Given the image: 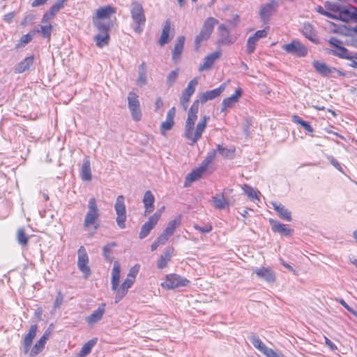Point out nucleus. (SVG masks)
I'll use <instances>...</instances> for the list:
<instances>
[{"instance_id": "obj_1", "label": "nucleus", "mask_w": 357, "mask_h": 357, "mask_svg": "<svg viewBox=\"0 0 357 357\" xmlns=\"http://www.w3.org/2000/svg\"><path fill=\"white\" fill-rule=\"evenodd\" d=\"M225 90V86L221 85L220 87L207 91L200 94L199 99L196 100L192 104L188 110V118L185 121L184 129V137L191 141V144L196 143L202 135L203 132L206 128L207 121L209 116H204L202 120L197 124L195 130V123L197 119V113L199 109V103H205L208 100H213L218 97Z\"/></svg>"}, {"instance_id": "obj_2", "label": "nucleus", "mask_w": 357, "mask_h": 357, "mask_svg": "<svg viewBox=\"0 0 357 357\" xmlns=\"http://www.w3.org/2000/svg\"><path fill=\"white\" fill-rule=\"evenodd\" d=\"M116 13L115 8L111 6H105L98 8L93 17V24L96 28L105 29L112 27L113 24L111 15Z\"/></svg>"}, {"instance_id": "obj_3", "label": "nucleus", "mask_w": 357, "mask_h": 357, "mask_svg": "<svg viewBox=\"0 0 357 357\" xmlns=\"http://www.w3.org/2000/svg\"><path fill=\"white\" fill-rule=\"evenodd\" d=\"M131 17L135 24L134 30L136 33L142 31V26L145 24L146 17L142 5L138 1H133L130 4Z\"/></svg>"}, {"instance_id": "obj_4", "label": "nucleus", "mask_w": 357, "mask_h": 357, "mask_svg": "<svg viewBox=\"0 0 357 357\" xmlns=\"http://www.w3.org/2000/svg\"><path fill=\"white\" fill-rule=\"evenodd\" d=\"M218 23V21L213 17H208L206 20L199 35H197L195 39L196 50H199L202 42L207 40L210 38L213 33L214 26Z\"/></svg>"}, {"instance_id": "obj_5", "label": "nucleus", "mask_w": 357, "mask_h": 357, "mask_svg": "<svg viewBox=\"0 0 357 357\" xmlns=\"http://www.w3.org/2000/svg\"><path fill=\"white\" fill-rule=\"evenodd\" d=\"M128 106L130 112L132 119L135 121H139L142 119V113L140 109L139 96L131 91L128 95Z\"/></svg>"}, {"instance_id": "obj_6", "label": "nucleus", "mask_w": 357, "mask_h": 357, "mask_svg": "<svg viewBox=\"0 0 357 357\" xmlns=\"http://www.w3.org/2000/svg\"><path fill=\"white\" fill-rule=\"evenodd\" d=\"M189 282L188 280L177 274H170L167 275L165 281L161 283V286L166 289H174L186 287Z\"/></svg>"}, {"instance_id": "obj_7", "label": "nucleus", "mask_w": 357, "mask_h": 357, "mask_svg": "<svg viewBox=\"0 0 357 357\" xmlns=\"http://www.w3.org/2000/svg\"><path fill=\"white\" fill-rule=\"evenodd\" d=\"M99 217V209L95 198H90L88 202V211L86 214L84 226L89 227L95 224Z\"/></svg>"}, {"instance_id": "obj_8", "label": "nucleus", "mask_w": 357, "mask_h": 357, "mask_svg": "<svg viewBox=\"0 0 357 357\" xmlns=\"http://www.w3.org/2000/svg\"><path fill=\"white\" fill-rule=\"evenodd\" d=\"M114 209L116 213V223L120 228L124 229L126 227L125 222L127 216L124 197L123 195L117 197L114 204Z\"/></svg>"}, {"instance_id": "obj_9", "label": "nucleus", "mask_w": 357, "mask_h": 357, "mask_svg": "<svg viewBox=\"0 0 357 357\" xmlns=\"http://www.w3.org/2000/svg\"><path fill=\"white\" fill-rule=\"evenodd\" d=\"M198 84V78L195 77L188 83L187 87L183 91L180 98L181 105L184 110L188 108L190 97L195 91V88Z\"/></svg>"}, {"instance_id": "obj_10", "label": "nucleus", "mask_w": 357, "mask_h": 357, "mask_svg": "<svg viewBox=\"0 0 357 357\" xmlns=\"http://www.w3.org/2000/svg\"><path fill=\"white\" fill-rule=\"evenodd\" d=\"M78 254V261L77 266L80 271L84 274V276L86 278L91 275V270L89 264V257L85 248L81 246L77 252Z\"/></svg>"}, {"instance_id": "obj_11", "label": "nucleus", "mask_w": 357, "mask_h": 357, "mask_svg": "<svg viewBox=\"0 0 357 357\" xmlns=\"http://www.w3.org/2000/svg\"><path fill=\"white\" fill-rule=\"evenodd\" d=\"M312 66L314 68L315 70L322 76L328 77L329 75H333V74L336 73L339 76H344V74L342 73L339 70L336 69L333 67H329L326 63L323 62H320L319 61H314L312 62Z\"/></svg>"}, {"instance_id": "obj_12", "label": "nucleus", "mask_w": 357, "mask_h": 357, "mask_svg": "<svg viewBox=\"0 0 357 357\" xmlns=\"http://www.w3.org/2000/svg\"><path fill=\"white\" fill-rule=\"evenodd\" d=\"M335 16L336 18H333V20H339L346 22L353 20L357 22V8L355 6L347 8L342 6L340 13L335 14Z\"/></svg>"}, {"instance_id": "obj_13", "label": "nucleus", "mask_w": 357, "mask_h": 357, "mask_svg": "<svg viewBox=\"0 0 357 357\" xmlns=\"http://www.w3.org/2000/svg\"><path fill=\"white\" fill-rule=\"evenodd\" d=\"M282 49L289 54L297 56H304L307 54V48L298 40H293L291 43L285 44Z\"/></svg>"}, {"instance_id": "obj_14", "label": "nucleus", "mask_w": 357, "mask_h": 357, "mask_svg": "<svg viewBox=\"0 0 357 357\" xmlns=\"http://www.w3.org/2000/svg\"><path fill=\"white\" fill-rule=\"evenodd\" d=\"M160 218V212H155L153 215H151L149 220L146 222L141 228V231L139 232V238L140 239H143L146 238L151 231L157 225L159 219Z\"/></svg>"}, {"instance_id": "obj_15", "label": "nucleus", "mask_w": 357, "mask_h": 357, "mask_svg": "<svg viewBox=\"0 0 357 357\" xmlns=\"http://www.w3.org/2000/svg\"><path fill=\"white\" fill-rule=\"evenodd\" d=\"M253 272L259 278L262 279L268 283H272L275 281V273L270 267L255 268L253 269Z\"/></svg>"}, {"instance_id": "obj_16", "label": "nucleus", "mask_w": 357, "mask_h": 357, "mask_svg": "<svg viewBox=\"0 0 357 357\" xmlns=\"http://www.w3.org/2000/svg\"><path fill=\"white\" fill-rule=\"evenodd\" d=\"M134 282H135L134 280L127 277L126 279L124 280V282L121 284V285L120 287L119 286L118 287L117 290H116V291H115V293H116L115 303H118L121 300L123 299V298L124 296H126V295L128 293V289H130L132 287Z\"/></svg>"}, {"instance_id": "obj_17", "label": "nucleus", "mask_w": 357, "mask_h": 357, "mask_svg": "<svg viewBox=\"0 0 357 357\" xmlns=\"http://www.w3.org/2000/svg\"><path fill=\"white\" fill-rule=\"evenodd\" d=\"M219 38L218 43L220 45H230L234 40L230 36L229 30L226 25L222 24L218 29Z\"/></svg>"}, {"instance_id": "obj_18", "label": "nucleus", "mask_w": 357, "mask_h": 357, "mask_svg": "<svg viewBox=\"0 0 357 357\" xmlns=\"http://www.w3.org/2000/svg\"><path fill=\"white\" fill-rule=\"evenodd\" d=\"M111 27H106L105 29L96 28L99 33L94 36V40L96 43V45L98 47H103L107 45L109 41V30Z\"/></svg>"}, {"instance_id": "obj_19", "label": "nucleus", "mask_w": 357, "mask_h": 357, "mask_svg": "<svg viewBox=\"0 0 357 357\" xmlns=\"http://www.w3.org/2000/svg\"><path fill=\"white\" fill-rule=\"evenodd\" d=\"M221 56L220 51H216L208 54L205 58L204 63L199 67V71H204L211 68L215 60L219 59Z\"/></svg>"}, {"instance_id": "obj_20", "label": "nucleus", "mask_w": 357, "mask_h": 357, "mask_svg": "<svg viewBox=\"0 0 357 357\" xmlns=\"http://www.w3.org/2000/svg\"><path fill=\"white\" fill-rule=\"evenodd\" d=\"M121 276V266L118 261H114L112 271L111 287L114 292L119 286Z\"/></svg>"}, {"instance_id": "obj_21", "label": "nucleus", "mask_w": 357, "mask_h": 357, "mask_svg": "<svg viewBox=\"0 0 357 357\" xmlns=\"http://www.w3.org/2000/svg\"><path fill=\"white\" fill-rule=\"evenodd\" d=\"M185 42L184 36H179L176 41L174 50H172V60L174 63L180 60L181 56L183 50Z\"/></svg>"}, {"instance_id": "obj_22", "label": "nucleus", "mask_w": 357, "mask_h": 357, "mask_svg": "<svg viewBox=\"0 0 357 357\" xmlns=\"http://www.w3.org/2000/svg\"><path fill=\"white\" fill-rule=\"evenodd\" d=\"M176 114V109L174 107H172L167 114L165 121L162 122L160 126V130L162 134L167 130L172 129L174 124V118Z\"/></svg>"}, {"instance_id": "obj_23", "label": "nucleus", "mask_w": 357, "mask_h": 357, "mask_svg": "<svg viewBox=\"0 0 357 357\" xmlns=\"http://www.w3.org/2000/svg\"><path fill=\"white\" fill-rule=\"evenodd\" d=\"M105 304L102 303L100 306L94 310L93 313L86 318V321L89 325H93L99 321L105 313Z\"/></svg>"}, {"instance_id": "obj_24", "label": "nucleus", "mask_w": 357, "mask_h": 357, "mask_svg": "<svg viewBox=\"0 0 357 357\" xmlns=\"http://www.w3.org/2000/svg\"><path fill=\"white\" fill-rule=\"evenodd\" d=\"M48 337L49 333L45 332L31 349L30 351V357H35L43 351Z\"/></svg>"}, {"instance_id": "obj_25", "label": "nucleus", "mask_w": 357, "mask_h": 357, "mask_svg": "<svg viewBox=\"0 0 357 357\" xmlns=\"http://www.w3.org/2000/svg\"><path fill=\"white\" fill-rule=\"evenodd\" d=\"M270 222L272 226V230L274 232L280 233L282 235L284 236H290L293 230L288 227L286 225L282 224L278 221H274L273 220H270Z\"/></svg>"}, {"instance_id": "obj_26", "label": "nucleus", "mask_w": 357, "mask_h": 357, "mask_svg": "<svg viewBox=\"0 0 357 357\" xmlns=\"http://www.w3.org/2000/svg\"><path fill=\"white\" fill-rule=\"evenodd\" d=\"M277 3L274 1L264 5L261 6L259 15L263 21H266L269 19L270 16L273 14Z\"/></svg>"}, {"instance_id": "obj_27", "label": "nucleus", "mask_w": 357, "mask_h": 357, "mask_svg": "<svg viewBox=\"0 0 357 357\" xmlns=\"http://www.w3.org/2000/svg\"><path fill=\"white\" fill-rule=\"evenodd\" d=\"M81 178L84 181H90L91 180V162L89 156L84 158L81 168Z\"/></svg>"}, {"instance_id": "obj_28", "label": "nucleus", "mask_w": 357, "mask_h": 357, "mask_svg": "<svg viewBox=\"0 0 357 357\" xmlns=\"http://www.w3.org/2000/svg\"><path fill=\"white\" fill-rule=\"evenodd\" d=\"M155 197L150 190H147L143 197V203L145 208V215L150 213L154 210Z\"/></svg>"}, {"instance_id": "obj_29", "label": "nucleus", "mask_w": 357, "mask_h": 357, "mask_svg": "<svg viewBox=\"0 0 357 357\" xmlns=\"http://www.w3.org/2000/svg\"><path fill=\"white\" fill-rule=\"evenodd\" d=\"M241 89H238L236 91L234 94H233L230 97L225 98L222 103V107L221 109V111L224 112L227 108L231 107L238 101V100L241 97Z\"/></svg>"}, {"instance_id": "obj_30", "label": "nucleus", "mask_w": 357, "mask_h": 357, "mask_svg": "<svg viewBox=\"0 0 357 357\" xmlns=\"http://www.w3.org/2000/svg\"><path fill=\"white\" fill-rule=\"evenodd\" d=\"M272 204L280 218L288 222L291 220V213L284 206L276 202H273Z\"/></svg>"}, {"instance_id": "obj_31", "label": "nucleus", "mask_w": 357, "mask_h": 357, "mask_svg": "<svg viewBox=\"0 0 357 357\" xmlns=\"http://www.w3.org/2000/svg\"><path fill=\"white\" fill-rule=\"evenodd\" d=\"M211 202L216 209H225L229 205V200L226 199L223 195H217L212 197Z\"/></svg>"}, {"instance_id": "obj_32", "label": "nucleus", "mask_w": 357, "mask_h": 357, "mask_svg": "<svg viewBox=\"0 0 357 357\" xmlns=\"http://www.w3.org/2000/svg\"><path fill=\"white\" fill-rule=\"evenodd\" d=\"M173 251V248H167L164 254L160 256L157 263V267L159 269H163L167 266L168 262L171 260Z\"/></svg>"}, {"instance_id": "obj_33", "label": "nucleus", "mask_w": 357, "mask_h": 357, "mask_svg": "<svg viewBox=\"0 0 357 357\" xmlns=\"http://www.w3.org/2000/svg\"><path fill=\"white\" fill-rule=\"evenodd\" d=\"M206 168L204 167V166L201 165L199 168L193 170L191 173L188 174L185 178V186L188 185V182L190 183L201 178Z\"/></svg>"}, {"instance_id": "obj_34", "label": "nucleus", "mask_w": 357, "mask_h": 357, "mask_svg": "<svg viewBox=\"0 0 357 357\" xmlns=\"http://www.w3.org/2000/svg\"><path fill=\"white\" fill-rule=\"evenodd\" d=\"M33 61V56H29L25 58L22 61L18 63L15 68V72L16 73H22L32 66Z\"/></svg>"}, {"instance_id": "obj_35", "label": "nucleus", "mask_w": 357, "mask_h": 357, "mask_svg": "<svg viewBox=\"0 0 357 357\" xmlns=\"http://www.w3.org/2000/svg\"><path fill=\"white\" fill-rule=\"evenodd\" d=\"M171 29V22L167 20L165 22L160 38L159 39V44L162 46L169 43V33Z\"/></svg>"}, {"instance_id": "obj_36", "label": "nucleus", "mask_w": 357, "mask_h": 357, "mask_svg": "<svg viewBox=\"0 0 357 357\" xmlns=\"http://www.w3.org/2000/svg\"><path fill=\"white\" fill-rule=\"evenodd\" d=\"M136 83L139 86L146 84V68L144 62L139 66L138 78Z\"/></svg>"}, {"instance_id": "obj_37", "label": "nucleus", "mask_w": 357, "mask_h": 357, "mask_svg": "<svg viewBox=\"0 0 357 357\" xmlns=\"http://www.w3.org/2000/svg\"><path fill=\"white\" fill-rule=\"evenodd\" d=\"M303 35L310 40L315 43L317 41L316 34L313 27L309 23H305L302 28Z\"/></svg>"}, {"instance_id": "obj_38", "label": "nucleus", "mask_w": 357, "mask_h": 357, "mask_svg": "<svg viewBox=\"0 0 357 357\" xmlns=\"http://www.w3.org/2000/svg\"><path fill=\"white\" fill-rule=\"evenodd\" d=\"M181 224V216L176 217L174 220L169 222L166 229L164 230L165 232L168 236H171L174 234L176 227H178Z\"/></svg>"}, {"instance_id": "obj_39", "label": "nucleus", "mask_w": 357, "mask_h": 357, "mask_svg": "<svg viewBox=\"0 0 357 357\" xmlns=\"http://www.w3.org/2000/svg\"><path fill=\"white\" fill-rule=\"evenodd\" d=\"M345 44L357 48V26L349 30L347 34Z\"/></svg>"}, {"instance_id": "obj_40", "label": "nucleus", "mask_w": 357, "mask_h": 357, "mask_svg": "<svg viewBox=\"0 0 357 357\" xmlns=\"http://www.w3.org/2000/svg\"><path fill=\"white\" fill-rule=\"evenodd\" d=\"M250 342H252V345L256 349H257L260 352H261L263 354H264V352H266V351L268 348L263 343V342L260 340V338L255 335H252L250 337Z\"/></svg>"}, {"instance_id": "obj_41", "label": "nucleus", "mask_w": 357, "mask_h": 357, "mask_svg": "<svg viewBox=\"0 0 357 357\" xmlns=\"http://www.w3.org/2000/svg\"><path fill=\"white\" fill-rule=\"evenodd\" d=\"M38 330V326L36 324L31 325L28 333L25 335L24 338V342L26 344V346H31L33 340L35 338L36 335Z\"/></svg>"}, {"instance_id": "obj_42", "label": "nucleus", "mask_w": 357, "mask_h": 357, "mask_svg": "<svg viewBox=\"0 0 357 357\" xmlns=\"http://www.w3.org/2000/svg\"><path fill=\"white\" fill-rule=\"evenodd\" d=\"M331 53L342 59H351V55L349 50L342 46L338 47L336 50H331Z\"/></svg>"}, {"instance_id": "obj_43", "label": "nucleus", "mask_w": 357, "mask_h": 357, "mask_svg": "<svg viewBox=\"0 0 357 357\" xmlns=\"http://www.w3.org/2000/svg\"><path fill=\"white\" fill-rule=\"evenodd\" d=\"M96 339H92L88 341L86 344H84L79 352L81 356L85 357L91 351L92 348L96 344Z\"/></svg>"}, {"instance_id": "obj_44", "label": "nucleus", "mask_w": 357, "mask_h": 357, "mask_svg": "<svg viewBox=\"0 0 357 357\" xmlns=\"http://www.w3.org/2000/svg\"><path fill=\"white\" fill-rule=\"evenodd\" d=\"M292 121L294 123L301 125L308 132H313L314 130L312 127L307 121H303L299 116L294 115L292 116Z\"/></svg>"}, {"instance_id": "obj_45", "label": "nucleus", "mask_w": 357, "mask_h": 357, "mask_svg": "<svg viewBox=\"0 0 357 357\" xmlns=\"http://www.w3.org/2000/svg\"><path fill=\"white\" fill-rule=\"evenodd\" d=\"M342 6L337 3H333L331 1H326L324 3V8L331 13H340Z\"/></svg>"}, {"instance_id": "obj_46", "label": "nucleus", "mask_w": 357, "mask_h": 357, "mask_svg": "<svg viewBox=\"0 0 357 357\" xmlns=\"http://www.w3.org/2000/svg\"><path fill=\"white\" fill-rule=\"evenodd\" d=\"M66 0H59L54 5H52L48 10L54 17L56 14L64 6Z\"/></svg>"}, {"instance_id": "obj_47", "label": "nucleus", "mask_w": 357, "mask_h": 357, "mask_svg": "<svg viewBox=\"0 0 357 357\" xmlns=\"http://www.w3.org/2000/svg\"><path fill=\"white\" fill-rule=\"evenodd\" d=\"M243 190L244 192L251 199H258V195L259 194V192L255 190L252 187L248 185H244V186L243 187Z\"/></svg>"}, {"instance_id": "obj_48", "label": "nucleus", "mask_w": 357, "mask_h": 357, "mask_svg": "<svg viewBox=\"0 0 357 357\" xmlns=\"http://www.w3.org/2000/svg\"><path fill=\"white\" fill-rule=\"evenodd\" d=\"M17 239L20 244L26 245L28 243V237L22 228L19 229L17 232Z\"/></svg>"}, {"instance_id": "obj_49", "label": "nucleus", "mask_w": 357, "mask_h": 357, "mask_svg": "<svg viewBox=\"0 0 357 357\" xmlns=\"http://www.w3.org/2000/svg\"><path fill=\"white\" fill-rule=\"evenodd\" d=\"M259 40L251 36L248 38L247 41V52L248 54H252L255 50V45Z\"/></svg>"}, {"instance_id": "obj_50", "label": "nucleus", "mask_w": 357, "mask_h": 357, "mask_svg": "<svg viewBox=\"0 0 357 357\" xmlns=\"http://www.w3.org/2000/svg\"><path fill=\"white\" fill-rule=\"evenodd\" d=\"M217 149L220 154H221L224 158H229L231 156L234 151V150L225 148L220 144L217 146Z\"/></svg>"}, {"instance_id": "obj_51", "label": "nucleus", "mask_w": 357, "mask_h": 357, "mask_svg": "<svg viewBox=\"0 0 357 357\" xmlns=\"http://www.w3.org/2000/svg\"><path fill=\"white\" fill-rule=\"evenodd\" d=\"M52 29V27L51 25L40 26L37 31L40 32L44 38H50L51 36Z\"/></svg>"}, {"instance_id": "obj_52", "label": "nucleus", "mask_w": 357, "mask_h": 357, "mask_svg": "<svg viewBox=\"0 0 357 357\" xmlns=\"http://www.w3.org/2000/svg\"><path fill=\"white\" fill-rule=\"evenodd\" d=\"M178 75V70H175L172 71L167 77V84L169 86H172V84L175 82L177 79Z\"/></svg>"}, {"instance_id": "obj_53", "label": "nucleus", "mask_w": 357, "mask_h": 357, "mask_svg": "<svg viewBox=\"0 0 357 357\" xmlns=\"http://www.w3.org/2000/svg\"><path fill=\"white\" fill-rule=\"evenodd\" d=\"M216 156V151L213 150L209 152L205 160L202 162V165L206 169L207 166L215 159Z\"/></svg>"}, {"instance_id": "obj_54", "label": "nucleus", "mask_w": 357, "mask_h": 357, "mask_svg": "<svg viewBox=\"0 0 357 357\" xmlns=\"http://www.w3.org/2000/svg\"><path fill=\"white\" fill-rule=\"evenodd\" d=\"M115 245H116V244L114 243H108L104 246V248L102 249V254L106 259H110V254H111L112 249Z\"/></svg>"}, {"instance_id": "obj_55", "label": "nucleus", "mask_w": 357, "mask_h": 357, "mask_svg": "<svg viewBox=\"0 0 357 357\" xmlns=\"http://www.w3.org/2000/svg\"><path fill=\"white\" fill-rule=\"evenodd\" d=\"M315 10L317 13H319L324 16H326L329 18H331V19L336 18V17L335 16V14H333L331 12H328V10H324V8L321 6H318L317 7H316Z\"/></svg>"}, {"instance_id": "obj_56", "label": "nucleus", "mask_w": 357, "mask_h": 357, "mask_svg": "<svg viewBox=\"0 0 357 357\" xmlns=\"http://www.w3.org/2000/svg\"><path fill=\"white\" fill-rule=\"evenodd\" d=\"M266 357H285L281 352H277L272 349L268 348L264 354Z\"/></svg>"}, {"instance_id": "obj_57", "label": "nucleus", "mask_w": 357, "mask_h": 357, "mask_svg": "<svg viewBox=\"0 0 357 357\" xmlns=\"http://www.w3.org/2000/svg\"><path fill=\"white\" fill-rule=\"evenodd\" d=\"M266 357H285L281 352H277L272 349L268 348L264 354Z\"/></svg>"}, {"instance_id": "obj_58", "label": "nucleus", "mask_w": 357, "mask_h": 357, "mask_svg": "<svg viewBox=\"0 0 357 357\" xmlns=\"http://www.w3.org/2000/svg\"><path fill=\"white\" fill-rule=\"evenodd\" d=\"M139 265H135V266L132 267L130 271H129V273L127 275L128 278H131L134 280H135V278H136V275H137L138 272H139Z\"/></svg>"}, {"instance_id": "obj_59", "label": "nucleus", "mask_w": 357, "mask_h": 357, "mask_svg": "<svg viewBox=\"0 0 357 357\" xmlns=\"http://www.w3.org/2000/svg\"><path fill=\"white\" fill-rule=\"evenodd\" d=\"M193 227L202 233H209L212 230V226L211 225H207L204 227H200L195 224L194 225Z\"/></svg>"}, {"instance_id": "obj_60", "label": "nucleus", "mask_w": 357, "mask_h": 357, "mask_svg": "<svg viewBox=\"0 0 357 357\" xmlns=\"http://www.w3.org/2000/svg\"><path fill=\"white\" fill-rule=\"evenodd\" d=\"M63 296L61 291H59L57 294V296L55 298L54 303V308H59L63 303Z\"/></svg>"}, {"instance_id": "obj_61", "label": "nucleus", "mask_w": 357, "mask_h": 357, "mask_svg": "<svg viewBox=\"0 0 357 357\" xmlns=\"http://www.w3.org/2000/svg\"><path fill=\"white\" fill-rule=\"evenodd\" d=\"M170 236L166 234L165 232H162L157 238L156 241L160 245H164L168 241Z\"/></svg>"}, {"instance_id": "obj_62", "label": "nucleus", "mask_w": 357, "mask_h": 357, "mask_svg": "<svg viewBox=\"0 0 357 357\" xmlns=\"http://www.w3.org/2000/svg\"><path fill=\"white\" fill-rule=\"evenodd\" d=\"M337 301L349 312L354 314L356 317H357V312L353 310L351 307H349L347 303L343 299H338Z\"/></svg>"}, {"instance_id": "obj_63", "label": "nucleus", "mask_w": 357, "mask_h": 357, "mask_svg": "<svg viewBox=\"0 0 357 357\" xmlns=\"http://www.w3.org/2000/svg\"><path fill=\"white\" fill-rule=\"evenodd\" d=\"M155 112H162V108L163 107V101L160 97L157 98L155 102Z\"/></svg>"}, {"instance_id": "obj_64", "label": "nucleus", "mask_w": 357, "mask_h": 357, "mask_svg": "<svg viewBox=\"0 0 357 357\" xmlns=\"http://www.w3.org/2000/svg\"><path fill=\"white\" fill-rule=\"evenodd\" d=\"M328 43L332 46L335 47V48H337L338 47H341L342 45V42L341 40H340L339 39H337V38H335V37H331L328 40Z\"/></svg>"}]
</instances>
